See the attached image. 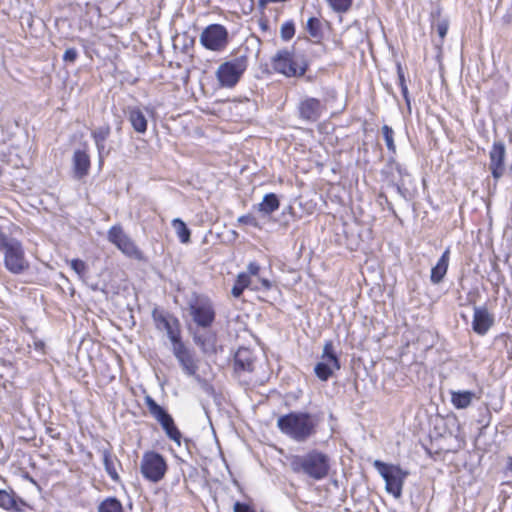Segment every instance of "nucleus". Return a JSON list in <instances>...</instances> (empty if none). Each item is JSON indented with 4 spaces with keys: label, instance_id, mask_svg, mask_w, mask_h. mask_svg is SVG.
I'll use <instances>...</instances> for the list:
<instances>
[{
    "label": "nucleus",
    "instance_id": "1",
    "mask_svg": "<svg viewBox=\"0 0 512 512\" xmlns=\"http://www.w3.org/2000/svg\"><path fill=\"white\" fill-rule=\"evenodd\" d=\"M317 419L306 412H291L277 419L278 429L297 442H305L316 434Z\"/></svg>",
    "mask_w": 512,
    "mask_h": 512
},
{
    "label": "nucleus",
    "instance_id": "2",
    "mask_svg": "<svg viewBox=\"0 0 512 512\" xmlns=\"http://www.w3.org/2000/svg\"><path fill=\"white\" fill-rule=\"evenodd\" d=\"M290 466L293 472L302 473L317 481L327 477L330 469L328 455L315 449L305 455L293 456Z\"/></svg>",
    "mask_w": 512,
    "mask_h": 512
},
{
    "label": "nucleus",
    "instance_id": "3",
    "mask_svg": "<svg viewBox=\"0 0 512 512\" xmlns=\"http://www.w3.org/2000/svg\"><path fill=\"white\" fill-rule=\"evenodd\" d=\"M0 254L4 267L12 274L19 275L29 269L22 243L0 230Z\"/></svg>",
    "mask_w": 512,
    "mask_h": 512
},
{
    "label": "nucleus",
    "instance_id": "4",
    "mask_svg": "<svg viewBox=\"0 0 512 512\" xmlns=\"http://www.w3.org/2000/svg\"><path fill=\"white\" fill-rule=\"evenodd\" d=\"M273 69L286 77H301L308 69V62L302 53L294 49L279 50L272 58Z\"/></svg>",
    "mask_w": 512,
    "mask_h": 512
},
{
    "label": "nucleus",
    "instance_id": "5",
    "mask_svg": "<svg viewBox=\"0 0 512 512\" xmlns=\"http://www.w3.org/2000/svg\"><path fill=\"white\" fill-rule=\"evenodd\" d=\"M373 466L385 480L386 491L392 494L396 499L400 498L405 479L409 475V472L397 465L387 464L381 460H375Z\"/></svg>",
    "mask_w": 512,
    "mask_h": 512
},
{
    "label": "nucleus",
    "instance_id": "6",
    "mask_svg": "<svg viewBox=\"0 0 512 512\" xmlns=\"http://www.w3.org/2000/svg\"><path fill=\"white\" fill-rule=\"evenodd\" d=\"M248 66L246 55L235 57L222 63L216 71V77L221 87L233 88L240 80Z\"/></svg>",
    "mask_w": 512,
    "mask_h": 512
},
{
    "label": "nucleus",
    "instance_id": "7",
    "mask_svg": "<svg viewBox=\"0 0 512 512\" xmlns=\"http://www.w3.org/2000/svg\"><path fill=\"white\" fill-rule=\"evenodd\" d=\"M140 471L145 479L157 483L164 478L167 472V463L161 454L148 451L142 456Z\"/></svg>",
    "mask_w": 512,
    "mask_h": 512
},
{
    "label": "nucleus",
    "instance_id": "8",
    "mask_svg": "<svg viewBox=\"0 0 512 512\" xmlns=\"http://www.w3.org/2000/svg\"><path fill=\"white\" fill-rule=\"evenodd\" d=\"M107 239L109 242L114 244L125 256L138 261L144 260L143 252L124 232L120 225H114L108 230Z\"/></svg>",
    "mask_w": 512,
    "mask_h": 512
},
{
    "label": "nucleus",
    "instance_id": "9",
    "mask_svg": "<svg viewBox=\"0 0 512 512\" xmlns=\"http://www.w3.org/2000/svg\"><path fill=\"white\" fill-rule=\"evenodd\" d=\"M189 312L193 321L200 327L208 328L215 320V311L211 301L204 297H195L189 301Z\"/></svg>",
    "mask_w": 512,
    "mask_h": 512
},
{
    "label": "nucleus",
    "instance_id": "10",
    "mask_svg": "<svg viewBox=\"0 0 512 512\" xmlns=\"http://www.w3.org/2000/svg\"><path fill=\"white\" fill-rule=\"evenodd\" d=\"M200 43L208 50L221 51L228 43V31L223 25L211 24L200 34Z\"/></svg>",
    "mask_w": 512,
    "mask_h": 512
},
{
    "label": "nucleus",
    "instance_id": "11",
    "mask_svg": "<svg viewBox=\"0 0 512 512\" xmlns=\"http://www.w3.org/2000/svg\"><path fill=\"white\" fill-rule=\"evenodd\" d=\"M152 318L157 329L166 331L172 345L181 341L180 323L176 317L155 308L152 311Z\"/></svg>",
    "mask_w": 512,
    "mask_h": 512
},
{
    "label": "nucleus",
    "instance_id": "12",
    "mask_svg": "<svg viewBox=\"0 0 512 512\" xmlns=\"http://www.w3.org/2000/svg\"><path fill=\"white\" fill-rule=\"evenodd\" d=\"M506 147L503 141H494L489 151V169L493 178L499 180L506 171Z\"/></svg>",
    "mask_w": 512,
    "mask_h": 512
},
{
    "label": "nucleus",
    "instance_id": "13",
    "mask_svg": "<svg viewBox=\"0 0 512 512\" xmlns=\"http://www.w3.org/2000/svg\"><path fill=\"white\" fill-rule=\"evenodd\" d=\"M173 354L180 363L183 372L188 376H195L199 379L197 375L198 365L193 357L192 352L184 345L182 341L172 345Z\"/></svg>",
    "mask_w": 512,
    "mask_h": 512
},
{
    "label": "nucleus",
    "instance_id": "14",
    "mask_svg": "<svg viewBox=\"0 0 512 512\" xmlns=\"http://www.w3.org/2000/svg\"><path fill=\"white\" fill-rule=\"evenodd\" d=\"M494 324V316L485 306H475L472 328L478 335H485Z\"/></svg>",
    "mask_w": 512,
    "mask_h": 512
},
{
    "label": "nucleus",
    "instance_id": "15",
    "mask_svg": "<svg viewBox=\"0 0 512 512\" xmlns=\"http://www.w3.org/2000/svg\"><path fill=\"white\" fill-rule=\"evenodd\" d=\"M324 106L316 98H305L299 103L298 111L301 119L308 122L317 121L323 112Z\"/></svg>",
    "mask_w": 512,
    "mask_h": 512
},
{
    "label": "nucleus",
    "instance_id": "16",
    "mask_svg": "<svg viewBox=\"0 0 512 512\" xmlns=\"http://www.w3.org/2000/svg\"><path fill=\"white\" fill-rule=\"evenodd\" d=\"M254 355L248 348H240L234 357V370L238 377L244 373H251L254 370Z\"/></svg>",
    "mask_w": 512,
    "mask_h": 512
},
{
    "label": "nucleus",
    "instance_id": "17",
    "mask_svg": "<svg viewBox=\"0 0 512 512\" xmlns=\"http://www.w3.org/2000/svg\"><path fill=\"white\" fill-rule=\"evenodd\" d=\"M99 452L101 453L106 473L113 481L118 482L120 480V476L116 469V465H120L118 458L109 448H101Z\"/></svg>",
    "mask_w": 512,
    "mask_h": 512
},
{
    "label": "nucleus",
    "instance_id": "18",
    "mask_svg": "<svg viewBox=\"0 0 512 512\" xmlns=\"http://www.w3.org/2000/svg\"><path fill=\"white\" fill-rule=\"evenodd\" d=\"M127 117L137 133L144 134L147 131L148 121L141 108L129 107L127 109Z\"/></svg>",
    "mask_w": 512,
    "mask_h": 512
},
{
    "label": "nucleus",
    "instance_id": "19",
    "mask_svg": "<svg viewBox=\"0 0 512 512\" xmlns=\"http://www.w3.org/2000/svg\"><path fill=\"white\" fill-rule=\"evenodd\" d=\"M449 259H450V250L447 248L440 259L438 260L437 264L431 269V275L430 279L433 284H439L444 279L448 266H449Z\"/></svg>",
    "mask_w": 512,
    "mask_h": 512
},
{
    "label": "nucleus",
    "instance_id": "20",
    "mask_svg": "<svg viewBox=\"0 0 512 512\" xmlns=\"http://www.w3.org/2000/svg\"><path fill=\"white\" fill-rule=\"evenodd\" d=\"M73 167L75 176L80 179L88 174L90 158L85 151L76 150L73 155Z\"/></svg>",
    "mask_w": 512,
    "mask_h": 512
},
{
    "label": "nucleus",
    "instance_id": "21",
    "mask_svg": "<svg viewBox=\"0 0 512 512\" xmlns=\"http://www.w3.org/2000/svg\"><path fill=\"white\" fill-rule=\"evenodd\" d=\"M451 403L456 409L468 408L476 397L473 391L469 390H457L451 391Z\"/></svg>",
    "mask_w": 512,
    "mask_h": 512
},
{
    "label": "nucleus",
    "instance_id": "22",
    "mask_svg": "<svg viewBox=\"0 0 512 512\" xmlns=\"http://www.w3.org/2000/svg\"><path fill=\"white\" fill-rule=\"evenodd\" d=\"M280 206V201L278 196L275 193H268L264 195L262 201L254 206L259 213L263 216H270L276 210H278Z\"/></svg>",
    "mask_w": 512,
    "mask_h": 512
},
{
    "label": "nucleus",
    "instance_id": "23",
    "mask_svg": "<svg viewBox=\"0 0 512 512\" xmlns=\"http://www.w3.org/2000/svg\"><path fill=\"white\" fill-rule=\"evenodd\" d=\"M110 133L111 128L108 124L100 126L92 131L91 136L97 147L100 161L102 160L104 154H108V152L105 151V142L110 136Z\"/></svg>",
    "mask_w": 512,
    "mask_h": 512
},
{
    "label": "nucleus",
    "instance_id": "24",
    "mask_svg": "<svg viewBox=\"0 0 512 512\" xmlns=\"http://www.w3.org/2000/svg\"><path fill=\"white\" fill-rule=\"evenodd\" d=\"M195 343L201 348L205 354H213L216 352V337L212 333L196 334L194 336Z\"/></svg>",
    "mask_w": 512,
    "mask_h": 512
},
{
    "label": "nucleus",
    "instance_id": "25",
    "mask_svg": "<svg viewBox=\"0 0 512 512\" xmlns=\"http://www.w3.org/2000/svg\"><path fill=\"white\" fill-rule=\"evenodd\" d=\"M145 404L149 410V413L159 422L161 425L163 422L171 417V415L149 395L145 397Z\"/></svg>",
    "mask_w": 512,
    "mask_h": 512
},
{
    "label": "nucleus",
    "instance_id": "26",
    "mask_svg": "<svg viewBox=\"0 0 512 512\" xmlns=\"http://www.w3.org/2000/svg\"><path fill=\"white\" fill-rule=\"evenodd\" d=\"M319 362L340 369V361L335 353L334 345L331 340L325 342Z\"/></svg>",
    "mask_w": 512,
    "mask_h": 512
},
{
    "label": "nucleus",
    "instance_id": "27",
    "mask_svg": "<svg viewBox=\"0 0 512 512\" xmlns=\"http://www.w3.org/2000/svg\"><path fill=\"white\" fill-rule=\"evenodd\" d=\"M172 226L181 243L187 244L190 242V229L180 218L173 219Z\"/></svg>",
    "mask_w": 512,
    "mask_h": 512
},
{
    "label": "nucleus",
    "instance_id": "28",
    "mask_svg": "<svg viewBox=\"0 0 512 512\" xmlns=\"http://www.w3.org/2000/svg\"><path fill=\"white\" fill-rule=\"evenodd\" d=\"M97 512H124L122 503L115 497L104 499L99 505Z\"/></svg>",
    "mask_w": 512,
    "mask_h": 512
},
{
    "label": "nucleus",
    "instance_id": "29",
    "mask_svg": "<svg viewBox=\"0 0 512 512\" xmlns=\"http://www.w3.org/2000/svg\"><path fill=\"white\" fill-rule=\"evenodd\" d=\"M250 282V276L247 273H239L232 287L231 294L235 298H239L242 295L244 289L250 285Z\"/></svg>",
    "mask_w": 512,
    "mask_h": 512
},
{
    "label": "nucleus",
    "instance_id": "30",
    "mask_svg": "<svg viewBox=\"0 0 512 512\" xmlns=\"http://www.w3.org/2000/svg\"><path fill=\"white\" fill-rule=\"evenodd\" d=\"M161 426L165 431L167 437L172 441L176 442L178 445H180L181 433L176 427L172 416L167 420V422H163Z\"/></svg>",
    "mask_w": 512,
    "mask_h": 512
},
{
    "label": "nucleus",
    "instance_id": "31",
    "mask_svg": "<svg viewBox=\"0 0 512 512\" xmlns=\"http://www.w3.org/2000/svg\"><path fill=\"white\" fill-rule=\"evenodd\" d=\"M337 370V368L321 362H318L314 367V372L321 381H327Z\"/></svg>",
    "mask_w": 512,
    "mask_h": 512
},
{
    "label": "nucleus",
    "instance_id": "32",
    "mask_svg": "<svg viewBox=\"0 0 512 512\" xmlns=\"http://www.w3.org/2000/svg\"><path fill=\"white\" fill-rule=\"evenodd\" d=\"M306 29L312 37H320L322 33L320 20L316 17H310L307 21Z\"/></svg>",
    "mask_w": 512,
    "mask_h": 512
},
{
    "label": "nucleus",
    "instance_id": "33",
    "mask_svg": "<svg viewBox=\"0 0 512 512\" xmlns=\"http://www.w3.org/2000/svg\"><path fill=\"white\" fill-rule=\"evenodd\" d=\"M352 1L353 0H327L332 10L338 13L347 12L352 5Z\"/></svg>",
    "mask_w": 512,
    "mask_h": 512
},
{
    "label": "nucleus",
    "instance_id": "34",
    "mask_svg": "<svg viewBox=\"0 0 512 512\" xmlns=\"http://www.w3.org/2000/svg\"><path fill=\"white\" fill-rule=\"evenodd\" d=\"M70 267L78 275L80 279H84V277L88 273V266L83 260L72 259L70 261Z\"/></svg>",
    "mask_w": 512,
    "mask_h": 512
},
{
    "label": "nucleus",
    "instance_id": "35",
    "mask_svg": "<svg viewBox=\"0 0 512 512\" xmlns=\"http://www.w3.org/2000/svg\"><path fill=\"white\" fill-rule=\"evenodd\" d=\"M382 134H383V137H384V140H385L388 150L394 153L396 151V146H395L394 139H393V136H394L393 129L391 127H389L388 125H384L382 127Z\"/></svg>",
    "mask_w": 512,
    "mask_h": 512
},
{
    "label": "nucleus",
    "instance_id": "36",
    "mask_svg": "<svg viewBox=\"0 0 512 512\" xmlns=\"http://www.w3.org/2000/svg\"><path fill=\"white\" fill-rule=\"evenodd\" d=\"M16 502L13 496L5 490L0 489V507L9 510L14 508Z\"/></svg>",
    "mask_w": 512,
    "mask_h": 512
},
{
    "label": "nucleus",
    "instance_id": "37",
    "mask_svg": "<svg viewBox=\"0 0 512 512\" xmlns=\"http://www.w3.org/2000/svg\"><path fill=\"white\" fill-rule=\"evenodd\" d=\"M281 38L288 41L293 38L295 34V26L292 21H287L281 25L280 29Z\"/></svg>",
    "mask_w": 512,
    "mask_h": 512
},
{
    "label": "nucleus",
    "instance_id": "38",
    "mask_svg": "<svg viewBox=\"0 0 512 512\" xmlns=\"http://www.w3.org/2000/svg\"><path fill=\"white\" fill-rule=\"evenodd\" d=\"M238 222L241 224H244V225H250L255 228H260L257 219L251 214H246V215L240 216L238 218Z\"/></svg>",
    "mask_w": 512,
    "mask_h": 512
},
{
    "label": "nucleus",
    "instance_id": "39",
    "mask_svg": "<svg viewBox=\"0 0 512 512\" xmlns=\"http://www.w3.org/2000/svg\"><path fill=\"white\" fill-rule=\"evenodd\" d=\"M78 57V52L75 48H68L63 55V61L66 63H74Z\"/></svg>",
    "mask_w": 512,
    "mask_h": 512
},
{
    "label": "nucleus",
    "instance_id": "40",
    "mask_svg": "<svg viewBox=\"0 0 512 512\" xmlns=\"http://www.w3.org/2000/svg\"><path fill=\"white\" fill-rule=\"evenodd\" d=\"M249 505L245 503L236 502L233 507L234 512H251Z\"/></svg>",
    "mask_w": 512,
    "mask_h": 512
},
{
    "label": "nucleus",
    "instance_id": "41",
    "mask_svg": "<svg viewBox=\"0 0 512 512\" xmlns=\"http://www.w3.org/2000/svg\"><path fill=\"white\" fill-rule=\"evenodd\" d=\"M448 31V24L446 22H440L437 24L438 35L443 39Z\"/></svg>",
    "mask_w": 512,
    "mask_h": 512
},
{
    "label": "nucleus",
    "instance_id": "42",
    "mask_svg": "<svg viewBox=\"0 0 512 512\" xmlns=\"http://www.w3.org/2000/svg\"><path fill=\"white\" fill-rule=\"evenodd\" d=\"M248 275L256 276L260 271V266L256 262H250L247 266Z\"/></svg>",
    "mask_w": 512,
    "mask_h": 512
},
{
    "label": "nucleus",
    "instance_id": "43",
    "mask_svg": "<svg viewBox=\"0 0 512 512\" xmlns=\"http://www.w3.org/2000/svg\"><path fill=\"white\" fill-rule=\"evenodd\" d=\"M397 72H398V79H399V85L400 87H403V85H406L404 73L402 70V67L400 64L397 66Z\"/></svg>",
    "mask_w": 512,
    "mask_h": 512
},
{
    "label": "nucleus",
    "instance_id": "44",
    "mask_svg": "<svg viewBox=\"0 0 512 512\" xmlns=\"http://www.w3.org/2000/svg\"><path fill=\"white\" fill-rule=\"evenodd\" d=\"M401 88V92H402V95L405 99V102L407 104L408 107H410V99H409V93H408V87L407 85H403V87H400Z\"/></svg>",
    "mask_w": 512,
    "mask_h": 512
},
{
    "label": "nucleus",
    "instance_id": "45",
    "mask_svg": "<svg viewBox=\"0 0 512 512\" xmlns=\"http://www.w3.org/2000/svg\"><path fill=\"white\" fill-rule=\"evenodd\" d=\"M33 346L36 350L40 351L41 353H44L45 344L42 340H34Z\"/></svg>",
    "mask_w": 512,
    "mask_h": 512
},
{
    "label": "nucleus",
    "instance_id": "46",
    "mask_svg": "<svg viewBox=\"0 0 512 512\" xmlns=\"http://www.w3.org/2000/svg\"><path fill=\"white\" fill-rule=\"evenodd\" d=\"M260 282H261V285H262V287H263L264 289H266V290L271 289V287H272V283H271V281H269L268 279H261V280H260Z\"/></svg>",
    "mask_w": 512,
    "mask_h": 512
},
{
    "label": "nucleus",
    "instance_id": "47",
    "mask_svg": "<svg viewBox=\"0 0 512 512\" xmlns=\"http://www.w3.org/2000/svg\"><path fill=\"white\" fill-rule=\"evenodd\" d=\"M506 469L512 472V456L508 457L507 459Z\"/></svg>",
    "mask_w": 512,
    "mask_h": 512
},
{
    "label": "nucleus",
    "instance_id": "48",
    "mask_svg": "<svg viewBox=\"0 0 512 512\" xmlns=\"http://www.w3.org/2000/svg\"><path fill=\"white\" fill-rule=\"evenodd\" d=\"M397 170L399 171L400 174H402V170L399 164H397Z\"/></svg>",
    "mask_w": 512,
    "mask_h": 512
}]
</instances>
